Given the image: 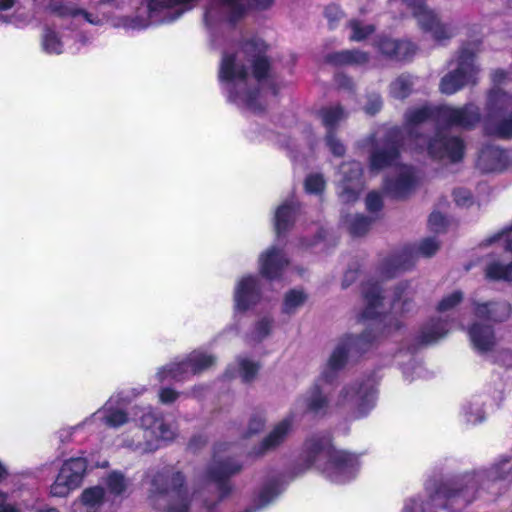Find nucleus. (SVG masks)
Wrapping results in <instances>:
<instances>
[{
    "label": "nucleus",
    "instance_id": "38",
    "mask_svg": "<svg viewBox=\"0 0 512 512\" xmlns=\"http://www.w3.org/2000/svg\"><path fill=\"white\" fill-rule=\"evenodd\" d=\"M43 50L48 54H61L64 51L65 42L54 30L47 29L42 37Z\"/></svg>",
    "mask_w": 512,
    "mask_h": 512
},
{
    "label": "nucleus",
    "instance_id": "36",
    "mask_svg": "<svg viewBox=\"0 0 512 512\" xmlns=\"http://www.w3.org/2000/svg\"><path fill=\"white\" fill-rule=\"evenodd\" d=\"M372 220L363 215H346L343 217V223L354 236H361L365 234L370 226Z\"/></svg>",
    "mask_w": 512,
    "mask_h": 512
},
{
    "label": "nucleus",
    "instance_id": "21",
    "mask_svg": "<svg viewBox=\"0 0 512 512\" xmlns=\"http://www.w3.org/2000/svg\"><path fill=\"white\" fill-rule=\"evenodd\" d=\"M363 305L364 308L357 314L359 321L377 320L380 316V307L382 306V289L379 282L368 281L363 285Z\"/></svg>",
    "mask_w": 512,
    "mask_h": 512
},
{
    "label": "nucleus",
    "instance_id": "18",
    "mask_svg": "<svg viewBox=\"0 0 512 512\" xmlns=\"http://www.w3.org/2000/svg\"><path fill=\"white\" fill-rule=\"evenodd\" d=\"M322 124L327 129L326 146L334 156H343L346 149L344 144L336 138L333 129L342 122L347 114L339 105L323 108L319 112Z\"/></svg>",
    "mask_w": 512,
    "mask_h": 512
},
{
    "label": "nucleus",
    "instance_id": "42",
    "mask_svg": "<svg viewBox=\"0 0 512 512\" xmlns=\"http://www.w3.org/2000/svg\"><path fill=\"white\" fill-rule=\"evenodd\" d=\"M499 244L505 250L512 252V225L507 227L484 241L485 246Z\"/></svg>",
    "mask_w": 512,
    "mask_h": 512
},
{
    "label": "nucleus",
    "instance_id": "25",
    "mask_svg": "<svg viewBox=\"0 0 512 512\" xmlns=\"http://www.w3.org/2000/svg\"><path fill=\"white\" fill-rule=\"evenodd\" d=\"M508 165L507 154L496 146H487L480 152L477 167L484 173L503 171Z\"/></svg>",
    "mask_w": 512,
    "mask_h": 512
},
{
    "label": "nucleus",
    "instance_id": "16",
    "mask_svg": "<svg viewBox=\"0 0 512 512\" xmlns=\"http://www.w3.org/2000/svg\"><path fill=\"white\" fill-rule=\"evenodd\" d=\"M288 265L289 258L284 249L277 245L266 248L258 257L259 273L269 281L280 280Z\"/></svg>",
    "mask_w": 512,
    "mask_h": 512
},
{
    "label": "nucleus",
    "instance_id": "12",
    "mask_svg": "<svg viewBox=\"0 0 512 512\" xmlns=\"http://www.w3.org/2000/svg\"><path fill=\"white\" fill-rule=\"evenodd\" d=\"M490 114L485 124L488 134L502 138L512 136V94L493 90L489 95Z\"/></svg>",
    "mask_w": 512,
    "mask_h": 512
},
{
    "label": "nucleus",
    "instance_id": "54",
    "mask_svg": "<svg viewBox=\"0 0 512 512\" xmlns=\"http://www.w3.org/2000/svg\"><path fill=\"white\" fill-rule=\"evenodd\" d=\"M381 98L377 94H373L368 98V103L365 105L364 110L368 114H375L381 108Z\"/></svg>",
    "mask_w": 512,
    "mask_h": 512
},
{
    "label": "nucleus",
    "instance_id": "32",
    "mask_svg": "<svg viewBox=\"0 0 512 512\" xmlns=\"http://www.w3.org/2000/svg\"><path fill=\"white\" fill-rule=\"evenodd\" d=\"M387 43L393 48L387 50L382 47V54L395 58L396 60H406L414 55L416 47L413 43L408 40L403 41H387Z\"/></svg>",
    "mask_w": 512,
    "mask_h": 512
},
{
    "label": "nucleus",
    "instance_id": "44",
    "mask_svg": "<svg viewBox=\"0 0 512 512\" xmlns=\"http://www.w3.org/2000/svg\"><path fill=\"white\" fill-rule=\"evenodd\" d=\"M283 488L278 480H272L266 484L259 494V503L266 505L270 503L275 497H277Z\"/></svg>",
    "mask_w": 512,
    "mask_h": 512
},
{
    "label": "nucleus",
    "instance_id": "15",
    "mask_svg": "<svg viewBox=\"0 0 512 512\" xmlns=\"http://www.w3.org/2000/svg\"><path fill=\"white\" fill-rule=\"evenodd\" d=\"M403 2L412 10L421 29L430 33L434 40L440 42L454 36V28L442 24L436 14L424 5V0H403Z\"/></svg>",
    "mask_w": 512,
    "mask_h": 512
},
{
    "label": "nucleus",
    "instance_id": "30",
    "mask_svg": "<svg viewBox=\"0 0 512 512\" xmlns=\"http://www.w3.org/2000/svg\"><path fill=\"white\" fill-rule=\"evenodd\" d=\"M308 299L307 293L303 289L294 288L287 291L283 298L282 313L286 315H294L306 303Z\"/></svg>",
    "mask_w": 512,
    "mask_h": 512
},
{
    "label": "nucleus",
    "instance_id": "53",
    "mask_svg": "<svg viewBox=\"0 0 512 512\" xmlns=\"http://www.w3.org/2000/svg\"><path fill=\"white\" fill-rule=\"evenodd\" d=\"M366 207L370 212H377L382 208V198L377 192H371L366 197Z\"/></svg>",
    "mask_w": 512,
    "mask_h": 512
},
{
    "label": "nucleus",
    "instance_id": "34",
    "mask_svg": "<svg viewBox=\"0 0 512 512\" xmlns=\"http://www.w3.org/2000/svg\"><path fill=\"white\" fill-rule=\"evenodd\" d=\"M367 60L368 55L357 50H343L328 56V61L336 65L363 64Z\"/></svg>",
    "mask_w": 512,
    "mask_h": 512
},
{
    "label": "nucleus",
    "instance_id": "27",
    "mask_svg": "<svg viewBox=\"0 0 512 512\" xmlns=\"http://www.w3.org/2000/svg\"><path fill=\"white\" fill-rule=\"evenodd\" d=\"M298 206L293 198L279 205L273 217L275 231L278 236L290 229L295 220Z\"/></svg>",
    "mask_w": 512,
    "mask_h": 512
},
{
    "label": "nucleus",
    "instance_id": "17",
    "mask_svg": "<svg viewBox=\"0 0 512 512\" xmlns=\"http://www.w3.org/2000/svg\"><path fill=\"white\" fill-rule=\"evenodd\" d=\"M261 299L260 280L256 275L241 277L234 288V309L245 312L259 303Z\"/></svg>",
    "mask_w": 512,
    "mask_h": 512
},
{
    "label": "nucleus",
    "instance_id": "1",
    "mask_svg": "<svg viewBox=\"0 0 512 512\" xmlns=\"http://www.w3.org/2000/svg\"><path fill=\"white\" fill-rule=\"evenodd\" d=\"M430 119L439 124L469 128L479 121L480 114L478 107L471 103L463 107L424 105L409 109L405 114L403 131H391L386 141L381 146L377 145L371 153L370 171L377 172L396 165L399 153L396 141L399 137L403 147L427 151L432 158L444 162L460 161L464 155V143L459 137H449L443 131H438L433 138L427 139L420 132L422 124Z\"/></svg>",
    "mask_w": 512,
    "mask_h": 512
},
{
    "label": "nucleus",
    "instance_id": "22",
    "mask_svg": "<svg viewBox=\"0 0 512 512\" xmlns=\"http://www.w3.org/2000/svg\"><path fill=\"white\" fill-rule=\"evenodd\" d=\"M467 332L473 349L479 354L491 352L497 344L495 330L492 325L475 321L468 327Z\"/></svg>",
    "mask_w": 512,
    "mask_h": 512
},
{
    "label": "nucleus",
    "instance_id": "50",
    "mask_svg": "<svg viewBox=\"0 0 512 512\" xmlns=\"http://www.w3.org/2000/svg\"><path fill=\"white\" fill-rule=\"evenodd\" d=\"M425 372L424 367L415 361L409 363L403 370L404 377L409 381L414 380L416 377H423Z\"/></svg>",
    "mask_w": 512,
    "mask_h": 512
},
{
    "label": "nucleus",
    "instance_id": "62",
    "mask_svg": "<svg viewBox=\"0 0 512 512\" xmlns=\"http://www.w3.org/2000/svg\"><path fill=\"white\" fill-rule=\"evenodd\" d=\"M0 512H21V511L15 505L8 504L7 506L3 507Z\"/></svg>",
    "mask_w": 512,
    "mask_h": 512
},
{
    "label": "nucleus",
    "instance_id": "47",
    "mask_svg": "<svg viewBox=\"0 0 512 512\" xmlns=\"http://www.w3.org/2000/svg\"><path fill=\"white\" fill-rule=\"evenodd\" d=\"M325 187V180L321 174H311L305 180V189L307 193L319 194Z\"/></svg>",
    "mask_w": 512,
    "mask_h": 512
},
{
    "label": "nucleus",
    "instance_id": "20",
    "mask_svg": "<svg viewBox=\"0 0 512 512\" xmlns=\"http://www.w3.org/2000/svg\"><path fill=\"white\" fill-rule=\"evenodd\" d=\"M418 176L409 166H397L395 175L385 181V190L394 197H405L418 184Z\"/></svg>",
    "mask_w": 512,
    "mask_h": 512
},
{
    "label": "nucleus",
    "instance_id": "6",
    "mask_svg": "<svg viewBox=\"0 0 512 512\" xmlns=\"http://www.w3.org/2000/svg\"><path fill=\"white\" fill-rule=\"evenodd\" d=\"M304 458L308 467L315 468L335 484H345L353 480L361 467L359 456L335 449L328 434H316L307 439Z\"/></svg>",
    "mask_w": 512,
    "mask_h": 512
},
{
    "label": "nucleus",
    "instance_id": "11",
    "mask_svg": "<svg viewBox=\"0 0 512 512\" xmlns=\"http://www.w3.org/2000/svg\"><path fill=\"white\" fill-rule=\"evenodd\" d=\"M478 50V43L463 46L456 59V67L446 74L440 83V91L451 95L464 86L476 83L478 68L474 64V55Z\"/></svg>",
    "mask_w": 512,
    "mask_h": 512
},
{
    "label": "nucleus",
    "instance_id": "3",
    "mask_svg": "<svg viewBox=\"0 0 512 512\" xmlns=\"http://www.w3.org/2000/svg\"><path fill=\"white\" fill-rule=\"evenodd\" d=\"M266 45L260 39H253L242 45L227 49L219 68V81L227 99L242 109L259 112L263 109L259 89H251L255 81L263 87L269 70L265 57Z\"/></svg>",
    "mask_w": 512,
    "mask_h": 512
},
{
    "label": "nucleus",
    "instance_id": "28",
    "mask_svg": "<svg viewBox=\"0 0 512 512\" xmlns=\"http://www.w3.org/2000/svg\"><path fill=\"white\" fill-rule=\"evenodd\" d=\"M448 332L449 323L447 320L431 319L422 327L419 340L423 344H431L443 338Z\"/></svg>",
    "mask_w": 512,
    "mask_h": 512
},
{
    "label": "nucleus",
    "instance_id": "58",
    "mask_svg": "<svg viewBox=\"0 0 512 512\" xmlns=\"http://www.w3.org/2000/svg\"><path fill=\"white\" fill-rule=\"evenodd\" d=\"M492 78H493V81L495 83H501L505 80L506 78V73L504 70H496L494 71V73L492 74Z\"/></svg>",
    "mask_w": 512,
    "mask_h": 512
},
{
    "label": "nucleus",
    "instance_id": "63",
    "mask_svg": "<svg viewBox=\"0 0 512 512\" xmlns=\"http://www.w3.org/2000/svg\"><path fill=\"white\" fill-rule=\"evenodd\" d=\"M332 12H335L334 19H337V14L339 13L338 8H337V7H335V6L328 7V8L326 9V15H327V17H330V16H331V14H332Z\"/></svg>",
    "mask_w": 512,
    "mask_h": 512
},
{
    "label": "nucleus",
    "instance_id": "45",
    "mask_svg": "<svg viewBox=\"0 0 512 512\" xmlns=\"http://www.w3.org/2000/svg\"><path fill=\"white\" fill-rule=\"evenodd\" d=\"M106 483L109 491L114 495H121L128 486V481L119 472L109 474Z\"/></svg>",
    "mask_w": 512,
    "mask_h": 512
},
{
    "label": "nucleus",
    "instance_id": "57",
    "mask_svg": "<svg viewBox=\"0 0 512 512\" xmlns=\"http://www.w3.org/2000/svg\"><path fill=\"white\" fill-rule=\"evenodd\" d=\"M5 21L8 23L17 25V26L26 24L28 22V20L26 18H22V16H20V15L12 16L9 19H6Z\"/></svg>",
    "mask_w": 512,
    "mask_h": 512
},
{
    "label": "nucleus",
    "instance_id": "5",
    "mask_svg": "<svg viewBox=\"0 0 512 512\" xmlns=\"http://www.w3.org/2000/svg\"><path fill=\"white\" fill-rule=\"evenodd\" d=\"M512 482V458H503L489 469L465 475L451 486L442 487L429 500L412 497L405 501L403 512H449L482 497L484 493L496 496Z\"/></svg>",
    "mask_w": 512,
    "mask_h": 512
},
{
    "label": "nucleus",
    "instance_id": "8",
    "mask_svg": "<svg viewBox=\"0 0 512 512\" xmlns=\"http://www.w3.org/2000/svg\"><path fill=\"white\" fill-rule=\"evenodd\" d=\"M135 416L139 417L141 427L135 432L136 439L133 437L123 440L124 446L141 452H152L157 450L162 442L175 437V430L156 416L151 407L139 409Z\"/></svg>",
    "mask_w": 512,
    "mask_h": 512
},
{
    "label": "nucleus",
    "instance_id": "41",
    "mask_svg": "<svg viewBox=\"0 0 512 512\" xmlns=\"http://www.w3.org/2000/svg\"><path fill=\"white\" fill-rule=\"evenodd\" d=\"M237 367L239 376L243 381H251L257 374L259 365L246 357H240L237 359Z\"/></svg>",
    "mask_w": 512,
    "mask_h": 512
},
{
    "label": "nucleus",
    "instance_id": "48",
    "mask_svg": "<svg viewBox=\"0 0 512 512\" xmlns=\"http://www.w3.org/2000/svg\"><path fill=\"white\" fill-rule=\"evenodd\" d=\"M493 362L504 368H512V350L501 349L492 355Z\"/></svg>",
    "mask_w": 512,
    "mask_h": 512
},
{
    "label": "nucleus",
    "instance_id": "40",
    "mask_svg": "<svg viewBox=\"0 0 512 512\" xmlns=\"http://www.w3.org/2000/svg\"><path fill=\"white\" fill-rule=\"evenodd\" d=\"M410 266V263L406 264L402 260V256H393L386 260L381 267L382 278L393 277L397 272L405 270Z\"/></svg>",
    "mask_w": 512,
    "mask_h": 512
},
{
    "label": "nucleus",
    "instance_id": "10",
    "mask_svg": "<svg viewBox=\"0 0 512 512\" xmlns=\"http://www.w3.org/2000/svg\"><path fill=\"white\" fill-rule=\"evenodd\" d=\"M216 358L205 350H194L186 358L175 360L161 367L156 378L160 383L181 382L192 375L199 374L214 365Z\"/></svg>",
    "mask_w": 512,
    "mask_h": 512
},
{
    "label": "nucleus",
    "instance_id": "2",
    "mask_svg": "<svg viewBox=\"0 0 512 512\" xmlns=\"http://www.w3.org/2000/svg\"><path fill=\"white\" fill-rule=\"evenodd\" d=\"M370 342L371 339L366 333L360 337L346 335L340 338L315 383L297 399L295 410L300 413L324 415L333 406L350 407L355 417L366 416L376 404L377 392L372 380H357L344 385L334 403L328 396L325 385L332 383L337 378L339 371L346 366L353 350L364 352Z\"/></svg>",
    "mask_w": 512,
    "mask_h": 512
},
{
    "label": "nucleus",
    "instance_id": "64",
    "mask_svg": "<svg viewBox=\"0 0 512 512\" xmlns=\"http://www.w3.org/2000/svg\"><path fill=\"white\" fill-rule=\"evenodd\" d=\"M36 512H60L57 508L45 506L39 508Z\"/></svg>",
    "mask_w": 512,
    "mask_h": 512
},
{
    "label": "nucleus",
    "instance_id": "61",
    "mask_svg": "<svg viewBox=\"0 0 512 512\" xmlns=\"http://www.w3.org/2000/svg\"><path fill=\"white\" fill-rule=\"evenodd\" d=\"M387 41H393L389 38H383L379 41L378 46L380 51L382 52V47L386 48L387 50H392L393 48L387 43Z\"/></svg>",
    "mask_w": 512,
    "mask_h": 512
},
{
    "label": "nucleus",
    "instance_id": "60",
    "mask_svg": "<svg viewBox=\"0 0 512 512\" xmlns=\"http://www.w3.org/2000/svg\"><path fill=\"white\" fill-rule=\"evenodd\" d=\"M14 0H0V10H8L13 7Z\"/></svg>",
    "mask_w": 512,
    "mask_h": 512
},
{
    "label": "nucleus",
    "instance_id": "52",
    "mask_svg": "<svg viewBox=\"0 0 512 512\" xmlns=\"http://www.w3.org/2000/svg\"><path fill=\"white\" fill-rule=\"evenodd\" d=\"M438 248L439 244L434 238H427L420 243L418 252L422 256L430 257L438 250Z\"/></svg>",
    "mask_w": 512,
    "mask_h": 512
},
{
    "label": "nucleus",
    "instance_id": "43",
    "mask_svg": "<svg viewBox=\"0 0 512 512\" xmlns=\"http://www.w3.org/2000/svg\"><path fill=\"white\" fill-rule=\"evenodd\" d=\"M463 300V293L459 290L452 291L445 295L437 305V311L440 313H447L452 311Z\"/></svg>",
    "mask_w": 512,
    "mask_h": 512
},
{
    "label": "nucleus",
    "instance_id": "26",
    "mask_svg": "<svg viewBox=\"0 0 512 512\" xmlns=\"http://www.w3.org/2000/svg\"><path fill=\"white\" fill-rule=\"evenodd\" d=\"M50 9L53 13H55L59 16L71 17L74 19L81 18L86 23L94 25V26H101L105 22L104 16H101L98 13L89 12L85 9L74 7L72 5L52 3L50 5Z\"/></svg>",
    "mask_w": 512,
    "mask_h": 512
},
{
    "label": "nucleus",
    "instance_id": "46",
    "mask_svg": "<svg viewBox=\"0 0 512 512\" xmlns=\"http://www.w3.org/2000/svg\"><path fill=\"white\" fill-rule=\"evenodd\" d=\"M350 28L352 30L350 38L353 41H361L374 31L372 25H364L356 20L350 22Z\"/></svg>",
    "mask_w": 512,
    "mask_h": 512
},
{
    "label": "nucleus",
    "instance_id": "7",
    "mask_svg": "<svg viewBox=\"0 0 512 512\" xmlns=\"http://www.w3.org/2000/svg\"><path fill=\"white\" fill-rule=\"evenodd\" d=\"M149 483L150 499L154 504L168 503L165 512H189V496L183 488L184 477L164 468L161 472L151 470L146 476Z\"/></svg>",
    "mask_w": 512,
    "mask_h": 512
},
{
    "label": "nucleus",
    "instance_id": "33",
    "mask_svg": "<svg viewBox=\"0 0 512 512\" xmlns=\"http://www.w3.org/2000/svg\"><path fill=\"white\" fill-rule=\"evenodd\" d=\"M485 276L495 281L512 282V262L503 264L499 261H492L486 265Z\"/></svg>",
    "mask_w": 512,
    "mask_h": 512
},
{
    "label": "nucleus",
    "instance_id": "51",
    "mask_svg": "<svg viewBox=\"0 0 512 512\" xmlns=\"http://www.w3.org/2000/svg\"><path fill=\"white\" fill-rule=\"evenodd\" d=\"M454 200L458 206L468 207L473 203V197L469 190L464 188L455 189L453 192Z\"/></svg>",
    "mask_w": 512,
    "mask_h": 512
},
{
    "label": "nucleus",
    "instance_id": "56",
    "mask_svg": "<svg viewBox=\"0 0 512 512\" xmlns=\"http://www.w3.org/2000/svg\"><path fill=\"white\" fill-rule=\"evenodd\" d=\"M265 419L261 415L254 416L251 418L249 426H248V433L249 435L256 434L259 431H261L264 427Z\"/></svg>",
    "mask_w": 512,
    "mask_h": 512
},
{
    "label": "nucleus",
    "instance_id": "13",
    "mask_svg": "<svg viewBox=\"0 0 512 512\" xmlns=\"http://www.w3.org/2000/svg\"><path fill=\"white\" fill-rule=\"evenodd\" d=\"M88 462L84 457L71 458L65 461L55 481L50 486V495L53 497H66L73 490L77 489L82 483Z\"/></svg>",
    "mask_w": 512,
    "mask_h": 512
},
{
    "label": "nucleus",
    "instance_id": "9",
    "mask_svg": "<svg viewBox=\"0 0 512 512\" xmlns=\"http://www.w3.org/2000/svg\"><path fill=\"white\" fill-rule=\"evenodd\" d=\"M130 401L129 395L124 393H117L111 396L106 403L91 414L85 420L74 427L64 429L60 432V438L72 435L74 432L87 428L89 431L94 432L105 425L111 428H118L126 424L129 420L128 414L125 411V405Z\"/></svg>",
    "mask_w": 512,
    "mask_h": 512
},
{
    "label": "nucleus",
    "instance_id": "4",
    "mask_svg": "<svg viewBox=\"0 0 512 512\" xmlns=\"http://www.w3.org/2000/svg\"><path fill=\"white\" fill-rule=\"evenodd\" d=\"M200 0H147V19L138 17H118L111 20L115 28L140 30L149 22L165 23L178 19L191 10ZM274 0H211L205 8L203 21L206 28L213 32L226 23H233L253 10H265L272 6Z\"/></svg>",
    "mask_w": 512,
    "mask_h": 512
},
{
    "label": "nucleus",
    "instance_id": "39",
    "mask_svg": "<svg viewBox=\"0 0 512 512\" xmlns=\"http://www.w3.org/2000/svg\"><path fill=\"white\" fill-rule=\"evenodd\" d=\"M414 78L409 75H401L390 85V94L396 99L406 98L412 91Z\"/></svg>",
    "mask_w": 512,
    "mask_h": 512
},
{
    "label": "nucleus",
    "instance_id": "31",
    "mask_svg": "<svg viewBox=\"0 0 512 512\" xmlns=\"http://www.w3.org/2000/svg\"><path fill=\"white\" fill-rule=\"evenodd\" d=\"M104 495V489L98 486L85 489L75 505L82 506L83 512H97L104 502Z\"/></svg>",
    "mask_w": 512,
    "mask_h": 512
},
{
    "label": "nucleus",
    "instance_id": "59",
    "mask_svg": "<svg viewBox=\"0 0 512 512\" xmlns=\"http://www.w3.org/2000/svg\"><path fill=\"white\" fill-rule=\"evenodd\" d=\"M9 475L8 468L6 465L0 460V482L4 481Z\"/></svg>",
    "mask_w": 512,
    "mask_h": 512
},
{
    "label": "nucleus",
    "instance_id": "19",
    "mask_svg": "<svg viewBox=\"0 0 512 512\" xmlns=\"http://www.w3.org/2000/svg\"><path fill=\"white\" fill-rule=\"evenodd\" d=\"M472 313L478 320H486L493 323L507 321L511 314V305L505 300L472 301Z\"/></svg>",
    "mask_w": 512,
    "mask_h": 512
},
{
    "label": "nucleus",
    "instance_id": "37",
    "mask_svg": "<svg viewBox=\"0 0 512 512\" xmlns=\"http://www.w3.org/2000/svg\"><path fill=\"white\" fill-rule=\"evenodd\" d=\"M465 420L471 424H477L485 419L483 402L480 399H473L467 402L462 408Z\"/></svg>",
    "mask_w": 512,
    "mask_h": 512
},
{
    "label": "nucleus",
    "instance_id": "49",
    "mask_svg": "<svg viewBox=\"0 0 512 512\" xmlns=\"http://www.w3.org/2000/svg\"><path fill=\"white\" fill-rule=\"evenodd\" d=\"M429 228L434 232H441L447 225L446 217L440 212H432L428 220Z\"/></svg>",
    "mask_w": 512,
    "mask_h": 512
},
{
    "label": "nucleus",
    "instance_id": "24",
    "mask_svg": "<svg viewBox=\"0 0 512 512\" xmlns=\"http://www.w3.org/2000/svg\"><path fill=\"white\" fill-rule=\"evenodd\" d=\"M294 423V413L286 416L280 422H278L270 433L263 439V441L259 444L257 448L254 450V454L256 456L263 455L268 451L274 450L279 445H281L289 433L292 430V426Z\"/></svg>",
    "mask_w": 512,
    "mask_h": 512
},
{
    "label": "nucleus",
    "instance_id": "55",
    "mask_svg": "<svg viewBox=\"0 0 512 512\" xmlns=\"http://www.w3.org/2000/svg\"><path fill=\"white\" fill-rule=\"evenodd\" d=\"M179 396L180 394L171 388H163L159 392V399L163 404H170L174 402Z\"/></svg>",
    "mask_w": 512,
    "mask_h": 512
},
{
    "label": "nucleus",
    "instance_id": "23",
    "mask_svg": "<svg viewBox=\"0 0 512 512\" xmlns=\"http://www.w3.org/2000/svg\"><path fill=\"white\" fill-rule=\"evenodd\" d=\"M242 466L230 456H222L220 450L214 454L213 465L209 470V477L218 483L222 494H227V486L224 480L239 472Z\"/></svg>",
    "mask_w": 512,
    "mask_h": 512
},
{
    "label": "nucleus",
    "instance_id": "29",
    "mask_svg": "<svg viewBox=\"0 0 512 512\" xmlns=\"http://www.w3.org/2000/svg\"><path fill=\"white\" fill-rule=\"evenodd\" d=\"M415 287L408 282L399 284L393 294L392 306L395 311L409 312L413 308Z\"/></svg>",
    "mask_w": 512,
    "mask_h": 512
},
{
    "label": "nucleus",
    "instance_id": "14",
    "mask_svg": "<svg viewBox=\"0 0 512 512\" xmlns=\"http://www.w3.org/2000/svg\"><path fill=\"white\" fill-rule=\"evenodd\" d=\"M335 182L342 202L356 201L363 189L361 164L357 161L343 162L336 173Z\"/></svg>",
    "mask_w": 512,
    "mask_h": 512
},
{
    "label": "nucleus",
    "instance_id": "35",
    "mask_svg": "<svg viewBox=\"0 0 512 512\" xmlns=\"http://www.w3.org/2000/svg\"><path fill=\"white\" fill-rule=\"evenodd\" d=\"M274 322V318L270 315L260 317L251 330L250 339L253 342H262L268 338L273 332Z\"/></svg>",
    "mask_w": 512,
    "mask_h": 512
}]
</instances>
